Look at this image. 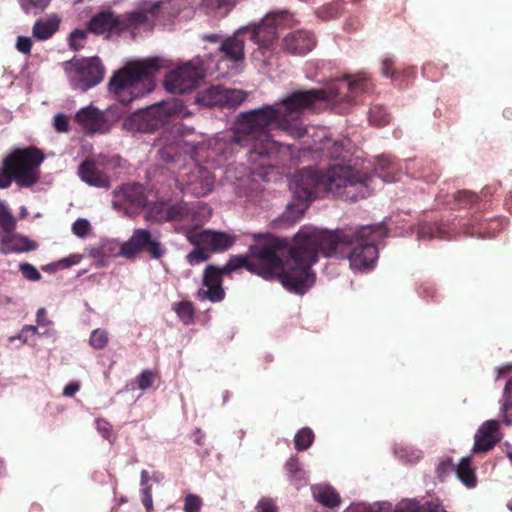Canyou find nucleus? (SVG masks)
I'll return each instance as SVG.
<instances>
[{
    "mask_svg": "<svg viewBox=\"0 0 512 512\" xmlns=\"http://www.w3.org/2000/svg\"><path fill=\"white\" fill-rule=\"evenodd\" d=\"M155 21L150 0H143L132 12L127 14L125 20H122V29H130L133 34L150 32L154 28Z\"/></svg>",
    "mask_w": 512,
    "mask_h": 512,
    "instance_id": "nucleus-16",
    "label": "nucleus"
},
{
    "mask_svg": "<svg viewBox=\"0 0 512 512\" xmlns=\"http://www.w3.org/2000/svg\"><path fill=\"white\" fill-rule=\"evenodd\" d=\"M51 0H20V4L26 13L38 14L43 11Z\"/></svg>",
    "mask_w": 512,
    "mask_h": 512,
    "instance_id": "nucleus-40",
    "label": "nucleus"
},
{
    "mask_svg": "<svg viewBox=\"0 0 512 512\" xmlns=\"http://www.w3.org/2000/svg\"><path fill=\"white\" fill-rule=\"evenodd\" d=\"M95 423L96 429L102 434L104 438L111 442L113 438L111 425L103 419H97Z\"/></svg>",
    "mask_w": 512,
    "mask_h": 512,
    "instance_id": "nucleus-52",
    "label": "nucleus"
},
{
    "mask_svg": "<svg viewBox=\"0 0 512 512\" xmlns=\"http://www.w3.org/2000/svg\"><path fill=\"white\" fill-rule=\"evenodd\" d=\"M295 238L291 244L285 239L267 237L249 249L248 256H233L220 271L230 273L245 267L248 271L265 279L278 277L282 283V276L293 263V249Z\"/></svg>",
    "mask_w": 512,
    "mask_h": 512,
    "instance_id": "nucleus-4",
    "label": "nucleus"
},
{
    "mask_svg": "<svg viewBox=\"0 0 512 512\" xmlns=\"http://www.w3.org/2000/svg\"><path fill=\"white\" fill-rule=\"evenodd\" d=\"M173 309L177 314L178 318L185 324L189 325L193 323L194 319V307L189 301H181L174 304Z\"/></svg>",
    "mask_w": 512,
    "mask_h": 512,
    "instance_id": "nucleus-34",
    "label": "nucleus"
},
{
    "mask_svg": "<svg viewBox=\"0 0 512 512\" xmlns=\"http://www.w3.org/2000/svg\"><path fill=\"white\" fill-rule=\"evenodd\" d=\"M257 512H279L273 499L261 498L256 505Z\"/></svg>",
    "mask_w": 512,
    "mask_h": 512,
    "instance_id": "nucleus-49",
    "label": "nucleus"
},
{
    "mask_svg": "<svg viewBox=\"0 0 512 512\" xmlns=\"http://www.w3.org/2000/svg\"><path fill=\"white\" fill-rule=\"evenodd\" d=\"M393 453L397 458L407 463H417L423 456L420 449L406 443L395 444Z\"/></svg>",
    "mask_w": 512,
    "mask_h": 512,
    "instance_id": "nucleus-30",
    "label": "nucleus"
},
{
    "mask_svg": "<svg viewBox=\"0 0 512 512\" xmlns=\"http://www.w3.org/2000/svg\"><path fill=\"white\" fill-rule=\"evenodd\" d=\"M15 226V218L7 211L4 202L0 201V227L4 233H10L15 229Z\"/></svg>",
    "mask_w": 512,
    "mask_h": 512,
    "instance_id": "nucleus-37",
    "label": "nucleus"
},
{
    "mask_svg": "<svg viewBox=\"0 0 512 512\" xmlns=\"http://www.w3.org/2000/svg\"><path fill=\"white\" fill-rule=\"evenodd\" d=\"M82 259L79 254H72L69 257L63 258L58 262V266L62 269L78 264Z\"/></svg>",
    "mask_w": 512,
    "mask_h": 512,
    "instance_id": "nucleus-57",
    "label": "nucleus"
},
{
    "mask_svg": "<svg viewBox=\"0 0 512 512\" xmlns=\"http://www.w3.org/2000/svg\"><path fill=\"white\" fill-rule=\"evenodd\" d=\"M285 468L291 480L294 481L297 488H299V486L303 484L302 482H305L306 478L305 472L301 469L298 459L294 457L290 458L286 462Z\"/></svg>",
    "mask_w": 512,
    "mask_h": 512,
    "instance_id": "nucleus-33",
    "label": "nucleus"
},
{
    "mask_svg": "<svg viewBox=\"0 0 512 512\" xmlns=\"http://www.w3.org/2000/svg\"><path fill=\"white\" fill-rule=\"evenodd\" d=\"M36 323L38 328H46L51 325V321L47 318V312L45 308H39L36 313Z\"/></svg>",
    "mask_w": 512,
    "mask_h": 512,
    "instance_id": "nucleus-56",
    "label": "nucleus"
},
{
    "mask_svg": "<svg viewBox=\"0 0 512 512\" xmlns=\"http://www.w3.org/2000/svg\"><path fill=\"white\" fill-rule=\"evenodd\" d=\"M190 114L180 99L172 98L133 112L123 120L122 126L130 132H151L171 118H183Z\"/></svg>",
    "mask_w": 512,
    "mask_h": 512,
    "instance_id": "nucleus-7",
    "label": "nucleus"
},
{
    "mask_svg": "<svg viewBox=\"0 0 512 512\" xmlns=\"http://www.w3.org/2000/svg\"><path fill=\"white\" fill-rule=\"evenodd\" d=\"M369 80L363 76L346 77L329 83L320 90L296 91L272 105L239 114L233 132L228 140L227 136L218 133L206 139L203 135L194 136L196 139H186L176 145H168L159 150L163 161H175L177 147L183 144L186 153H190L193 163L191 167L181 171L177 178V185L183 193L195 197H203L212 191L214 176L208 167H203L197 161L218 162V157L226 158L232 151L233 145H251L248 160L251 163L252 173L264 181H275L278 171L271 165V160L279 154H286L290 146L282 145L273 140L270 128L275 127L288 135L300 138L305 135L306 127L302 122V111L318 100L346 109L356 101V98L369 91Z\"/></svg>",
    "mask_w": 512,
    "mask_h": 512,
    "instance_id": "nucleus-1",
    "label": "nucleus"
},
{
    "mask_svg": "<svg viewBox=\"0 0 512 512\" xmlns=\"http://www.w3.org/2000/svg\"><path fill=\"white\" fill-rule=\"evenodd\" d=\"M19 270L23 277L29 281H38L41 279L39 271L30 263H21L19 265Z\"/></svg>",
    "mask_w": 512,
    "mask_h": 512,
    "instance_id": "nucleus-45",
    "label": "nucleus"
},
{
    "mask_svg": "<svg viewBox=\"0 0 512 512\" xmlns=\"http://www.w3.org/2000/svg\"><path fill=\"white\" fill-rule=\"evenodd\" d=\"M108 332L104 329H95L91 332L89 343L94 349H103L108 344Z\"/></svg>",
    "mask_w": 512,
    "mask_h": 512,
    "instance_id": "nucleus-39",
    "label": "nucleus"
},
{
    "mask_svg": "<svg viewBox=\"0 0 512 512\" xmlns=\"http://www.w3.org/2000/svg\"><path fill=\"white\" fill-rule=\"evenodd\" d=\"M383 224L367 225L357 229L326 231L304 226L295 235L293 263L282 276V285L289 291L306 292L315 282L311 267L318 260V253L325 257L348 259L355 272H368L378 259L377 243L387 236Z\"/></svg>",
    "mask_w": 512,
    "mask_h": 512,
    "instance_id": "nucleus-2",
    "label": "nucleus"
},
{
    "mask_svg": "<svg viewBox=\"0 0 512 512\" xmlns=\"http://www.w3.org/2000/svg\"><path fill=\"white\" fill-rule=\"evenodd\" d=\"M76 121L89 133H106L110 130V125L103 112L91 105L77 112Z\"/></svg>",
    "mask_w": 512,
    "mask_h": 512,
    "instance_id": "nucleus-22",
    "label": "nucleus"
},
{
    "mask_svg": "<svg viewBox=\"0 0 512 512\" xmlns=\"http://www.w3.org/2000/svg\"><path fill=\"white\" fill-rule=\"evenodd\" d=\"M122 25V20L116 14L111 11H102L91 18L88 30L94 34H103L120 31Z\"/></svg>",
    "mask_w": 512,
    "mask_h": 512,
    "instance_id": "nucleus-25",
    "label": "nucleus"
},
{
    "mask_svg": "<svg viewBox=\"0 0 512 512\" xmlns=\"http://www.w3.org/2000/svg\"><path fill=\"white\" fill-rule=\"evenodd\" d=\"M154 382V373L150 370H144L138 377V385L141 390H146Z\"/></svg>",
    "mask_w": 512,
    "mask_h": 512,
    "instance_id": "nucleus-51",
    "label": "nucleus"
},
{
    "mask_svg": "<svg viewBox=\"0 0 512 512\" xmlns=\"http://www.w3.org/2000/svg\"><path fill=\"white\" fill-rule=\"evenodd\" d=\"M374 172L384 182H393L398 179L397 164L386 155L377 157Z\"/></svg>",
    "mask_w": 512,
    "mask_h": 512,
    "instance_id": "nucleus-29",
    "label": "nucleus"
},
{
    "mask_svg": "<svg viewBox=\"0 0 512 512\" xmlns=\"http://www.w3.org/2000/svg\"><path fill=\"white\" fill-rule=\"evenodd\" d=\"M43 329H44L43 331H40L38 329L37 335H39V336H46V337L54 335V331L49 329V327H46V328H43Z\"/></svg>",
    "mask_w": 512,
    "mask_h": 512,
    "instance_id": "nucleus-64",
    "label": "nucleus"
},
{
    "mask_svg": "<svg viewBox=\"0 0 512 512\" xmlns=\"http://www.w3.org/2000/svg\"><path fill=\"white\" fill-rule=\"evenodd\" d=\"M329 140L323 144V149H327V155L331 158H339L342 156V150L344 148V141H335L331 148L327 147Z\"/></svg>",
    "mask_w": 512,
    "mask_h": 512,
    "instance_id": "nucleus-53",
    "label": "nucleus"
},
{
    "mask_svg": "<svg viewBox=\"0 0 512 512\" xmlns=\"http://www.w3.org/2000/svg\"><path fill=\"white\" fill-rule=\"evenodd\" d=\"M70 85L81 91H86L98 85L104 75V68L98 57L74 58L62 63Z\"/></svg>",
    "mask_w": 512,
    "mask_h": 512,
    "instance_id": "nucleus-11",
    "label": "nucleus"
},
{
    "mask_svg": "<svg viewBox=\"0 0 512 512\" xmlns=\"http://www.w3.org/2000/svg\"><path fill=\"white\" fill-rule=\"evenodd\" d=\"M245 98L246 93L242 90L215 85L199 92L196 101L208 107L219 106L233 108L240 105Z\"/></svg>",
    "mask_w": 512,
    "mask_h": 512,
    "instance_id": "nucleus-14",
    "label": "nucleus"
},
{
    "mask_svg": "<svg viewBox=\"0 0 512 512\" xmlns=\"http://www.w3.org/2000/svg\"><path fill=\"white\" fill-rule=\"evenodd\" d=\"M53 124L58 132H67L69 130V119L64 114H57L54 117Z\"/></svg>",
    "mask_w": 512,
    "mask_h": 512,
    "instance_id": "nucleus-54",
    "label": "nucleus"
},
{
    "mask_svg": "<svg viewBox=\"0 0 512 512\" xmlns=\"http://www.w3.org/2000/svg\"><path fill=\"white\" fill-rule=\"evenodd\" d=\"M142 249H147L152 258H160L165 252L148 230L136 229L130 239L122 243V256L132 258Z\"/></svg>",
    "mask_w": 512,
    "mask_h": 512,
    "instance_id": "nucleus-15",
    "label": "nucleus"
},
{
    "mask_svg": "<svg viewBox=\"0 0 512 512\" xmlns=\"http://www.w3.org/2000/svg\"><path fill=\"white\" fill-rule=\"evenodd\" d=\"M289 187L293 202L287 206L283 217L294 223L302 217L309 203L323 192L320 174L314 169H302L292 176Z\"/></svg>",
    "mask_w": 512,
    "mask_h": 512,
    "instance_id": "nucleus-8",
    "label": "nucleus"
},
{
    "mask_svg": "<svg viewBox=\"0 0 512 512\" xmlns=\"http://www.w3.org/2000/svg\"><path fill=\"white\" fill-rule=\"evenodd\" d=\"M151 477L149 476V473L147 470H142L141 471V480H140V484L141 486H145L149 483Z\"/></svg>",
    "mask_w": 512,
    "mask_h": 512,
    "instance_id": "nucleus-63",
    "label": "nucleus"
},
{
    "mask_svg": "<svg viewBox=\"0 0 512 512\" xmlns=\"http://www.w3.org/2000/svg\"><path fill=\"white\" fill-rule=\"evenodd\" d=\"M32 46L30 37L19 36L16 41V48L23 54H29Z\"/></svg>",
    "mask_w": 512,
    "mask_h": 512,
    "instance_id": "nucleus-55",
    "label": "nucleus"
},
{
    "mask_svg": "<svg viewBox=\"0 0 512 512\" xmlns=\"http://www.w3.org/2000/svg\"><path fill=\"white\" fill-rule=\"evenodd\" d=\"M512 408V378H510L503 391V397L501 402V411L506 412Z\"/></svg>",
    "mask_w": 512,
    "mask_h": 512,
    "instance_id": "nucleus-46",
    "label": "nucleus"
},
{
    "mask_svg": "<svg viewBox=\"0 0 512 512\" xmlns=\"http://www.w3.org/2000/svg\"><path fill=\"white\" fill-rule=\"evenodd\" d=\"M103 161L100 159H87L79 167L78 174L83 182L98 188H108L110 177L102 168Z\"/></svg>",
    "mask_w": 512,
    "mask_h": 512,
    "instance_id": "nucleus-21",
    "label": "nucleus"
},
{
    "mask_svg": "<svg viewBox=\"0 0 512 512\" xmlns=\"http://www.w3.org/2000/svg\"><path fill=\"white\" fill-rule=\"evenodd\" d=\"M203 39L205 41H208V42H211V43H218V42L220 43L221 42L220 36L217 35V34L204 35Z\"/></svg>",
    "mask_w": 512,
    "mask_h": 512,
    "instance_id": "nucleus-62",
    "label": "nucleus"
},
{
    "mask_svg": "<svg viewBox=\"0 0 512 512\" xmlns=\"http://www.w3.org/2000/svg\"><path fill=\"white\" fill-rule=\"evenodd\" d=\"M369 122L376 126H383L389 122V115L385 108L375 106L369 111Z\"/></svg>",
    "mask_w": 512,
    "mask_h": 512,
    "instance_id": "nucleus-38",
    "label": "nucleus"
},
{
    "mask_svg": "<svg viewBox=\"0 0 512 512\" xmlns=\"http://www.w3.org/2000/svg\"><path fill=\"white\" fill-rule=\"evenodd\" d=\"M338 8H339L338 3L328 4V5L321 7L318 10L317 15L320 18L327 20V19L335 17L338 14Z\"/></svg>",
    "mask_w": 512,
    "mask_h": 512,
    "instance_id": "nucleus-50",
    "label": "nucleus"
},
{
    "mask_svg": "<svg viewBox=\"0 0 512 512\" xmlns=\"http://www.w3.org/2000/svg\"><path fill=\"white\" fill-rule=\"evenodd\" d=\"M314 440V433L310 428H302L295 435V447L297 450H306L310 447Z\"/></svg>",
    "mask_w": 512,
    "mask_h": 512,
    "instance_id": "nucleus-35",
    "label": "nucleus"
},
{
    "mask_svg": "<svg viewBox=\"0 0 512 512\" xmlns=\"http://www.w3.org/2000/svg\"><path fill=\"white\" fill-rule=\"evenodd\" d=\"M79 389L80 386L78 383L71 382L64 387L63 395L66 397H71L74 394H76L79 391Z\"/></svg>",
    "mask_w": 512,
    "mask_h": 512,
    "instance_id": "nucleus-58",
    "label": "nucleus"
},
{
    "mask_svg": "<svg viewBox=\"0 0 512 512\" xmlns=\"http://www.w3.org/2000/svg\"><path fill=\"white\" fill-rule=\"evenodd\" d=\"M501 437L499 422L487 420L479 427L475 434L472 451L474 453L489 451L501 440Z\"/></svg>",
    "mask_w": 512,
    "mask_h": 512,
    "instance_id": "nucleus-23",
    "label": "nucleus"
},
{
    "mask_svg": "<svg viewBox=\"0 0 512 512\" xmlns=\"http://www.w3.org/2000/svg\"><path fill=\"white\" fill-rule=\"evenodd\" d=\"M87 32L85 30L76 29L69 37L70 46L74 49H79L83 46L86 39Z\"/></svg>",
    "mask_w": 512,
    "mask_h": 512,
    "instance_id": "nucleus-47",
    "label": "nucleus"
},
{
    "mask_svg": "<svg viewBox=\"0 0 512 512\" xmlns=\"http://www.w3.org/2000/svg\"><path fill=\"white\" fill-rule=\"evenodd\" d=\"M281 48L292 55H305L315 46L314 35L305 29H297L287 32L281 38Z\"/></svg>",
    "mask_w": 512,
    "mask_h": 512,
    "instance_id": "nucleus-19",
    "label": "nucleus"
},
{
    "mask_svg": "<svg viewBox=\"0 0 512 512\" xmlns=\"http://www.w3.org/2000/svg\"><path fill=\"white\" fill-rule=\"evenodd\" d=\"M209 250L202 246H195V249L187 255V261L190 265H197L209 258Z\"/></svg>",
    "mask_w": 512,
    "mask_h": 512,
    "instance_id": "nucleus-41",
    "label": "nucleus"
},
{
    "mask_svg": "<svg viewBox=\"0 0 512 512\" xmlns=\"http://www.w3.org/2000/svg\"><path fill=\"white\" fill-rule=\"evenodd\" d=\"M187 238L192 245L202 246L213 252L225 251L229 249L235 241L234 237L226 232L212 230L189 232Z\"/></svg>",
    "mask_w": 512,
    "mask_h": 512,
    "instance_id": "nucleus-18",
    "label": "nucleus"
},
{
    "mask_svg": "<svg viewBox=\"0 0 512 512\" xmlns=\"http://www.w3.org/2000/svg\"><path fill=\"white\" fill-rule=\"evenodd\" d=\"M35 241L18 233H3L0 236V251L3 254L23 253L37 249Z\"/></svg>",
    "mask_w": 512,
    "mask_h": 512,
    "instance_id": "nucleus-24",
    "label": "nucleus"
},
{
    "mask_svg": "<svg viewBox=\"0 0 512 512\" xmlns=\"http://www.w3.org/2000/svg\"><path fill=\"white\" fill-rule=\"evenodd\" d=\"M202 500L195 494H188L184 499V512H200Z\"/></svg>",
    "mask_w": 512,
    "mask_h": 512,
    "instance_id": "nucleus-44",
    "label": "nucleus"
},
{
    "mask_svg": "<svg viewBox=\"0 0 512 512\" xmlns=\"http://www.w3.org/2000/svg\"><path fill=\"white\" fill-rule=\"evenodd\" d=\"M322 191L349 200L364 198L370 194L371 176L350 165L334 164L325 174H320Z\"/></svg>",
    "mask_w": 512,
    "mask_h": 512,
    "instance_id": "nucleus-6",
    "label": "nucleus"
},
{
    "mask_svg": "<svg viewBox=\"0 0 512 512\" xmlns=\"http://www.w3.org/2000/svg\"><path fill=\"white\" fill-rule=\"evenodd\" d=\"M222 275L219 268L208 265L204 271L202 286L198 290V298L211 302L223 300L225 292L222 287Z\"/></svg>",
    "mask_w": 512,
    "mask_h": 512,
    "instance_id": "nucleus-20",
    "label": "nucleus"
},
{
    "mask_svg": "<svg viewBox=\"0 0 512 512\" xmlns=\"http://www.w3.org/2000/svg\"><path fill=\"white\" fill-rule=\"evenodd\" d=\"M144 188L140 184H127L114 191L112 206L114 209L130 213L131 209L145 206Z\"/></svg>",
    "mask_w": 512,
    "mask_h": 512,
    "instance_id": "nucleus-17",
    "label": "nucleus"
},
{
    "mask_svg": "<svg viewBox=\"0 0 512 512\" xmlns=\"http://www.w3.org/2000/svg\"><path fill=\"white\" fill-rule=\"evenodd\" d=\"M43 159V154L37 149L15 150L4 161L5 171L0 173V188H7L11 184V176L21 186L34 184L38 180V168Z\"/></svg>",
    "mask_w": 512,
    "mask_h": 512,
    "instance_id": "nucleus-9",
    "label": "nucleus"
},
{
    "mask_svg": "<svg viewBox=\"0 0 512 512\" xmlns=\"http://www.w3.org/2000/svg\"><path fill=\"white\" fill-rule=\"evenodd\" d=\"M142 502L147 512H151L153 510V500L152 495H148L146 497H142Z\"/></svg>",
    "mask_w": 512,
    "mask_h": 512,
    "instance_id": "nucleus-61",
    "label": "nucleus"
},
{
    "mask_svg": "<svg viewBox=\"0 0 512 512\" xmlns=\"http://www.w3.org/2000/svg\"><path fill=\"white\" fill-rule=\"evenodd\" d=\"M297 23L295 17L288 11L271 12L260 22L238 28L232 36L221 40L218 49L223 53L224 60L234 64L242 63L244 60L242 36L247 35L257 46V50L252 54L253 58L266 63L267 58L276 48L278 32L292 29Z\"/></svg>",
    "mask_w": 512,
    "mask_h": 512,
    "instance_id": "nucleus-3",
    "label": "nucleus"
},
{
    "mask_svg": "<svg viewBox=\"0 0 512 512\" xmlns=\"http://www.w3.org/2000/svg\"><path fill=\"white\" fill-rule=\"evenodd\" d=\"M91 230L90 222L84 218H78L72 224V232L79 238H85Z\"/></svg>",
    "mask_w": 512,
    "mask_h": 512,
    "instance_id": "nucleus-43",
    "label": "nucleus"
},
{
    "mask_svg": "<svg viewBox=\"0 0 512 512\" xmlns=\"http://www.w3.org/2000/svg\"><path fill=\"white\" fill-rule=\"evenodd\" d=\"M392 506L388 502L375 503H352L343 512H391ZM394 512H447L438 501H430L422 506L414 500L401 502Z\"/></svg>",
    "mask_w": 512,
    "mask_h": 512,
    "instance_id": "nucleus-13",
    "label": "nucleus"
},
{
    "mask_svg": "<svg viewBox=\"0 0 512 512\" xmlns=\"http://www.w3.org/2000/svg\"><path fill=\"white\" fill-rule=\"evenodd\" d=\"M394 60L390 55H383L381 59V72L387 78H393L395 73L393 70Z\"/></svg>",
    "mask_w": 512,
    "mask_h": 512,
    "instance_id": "nucleus-48",
    "label": "nucleus"
},
{
    "mask_svg": "<svg viewBox=\"0 0 512 512\" xmlns=\"http://www.w3.org/2000/svg\"><path fill=\"white\" fill-rule=\"evenodd\" d=\"M214 68L200 56L170 70L164 77L163 86L170 93H185L195 89L208 72Z\"/></svg>",
    "mask_w": 512,
    "mask_h": 512,
    "instance_id": "nucleus-10",
    "label": "nucleus"
},
{
    "mask_svg": "<svg viewBox=\"0 0 512 512\" xmlns=\"http://www.w3.org/2000/svg\"><path fill=\"white\" fill-rule=\"evenodd\" d=\"M58 24L59 20L55 16L47 21H37L33 27V35L39 40H46L57 30Z\"/></svg>",
    "mask_w": 512,
    "mask_h": 512,
    "instance_id": "nucleus-32",
    "label": "nucleus"
},
{
    "mask_svg": "<svg viewBox=\"0 0 512 512\" xmlns=\"http://www.w3.org/2000/svg\"><path fill=\"white\" fill-rule=\"evenodd\" d=\"M156 20H166L177 17L187 8V0H150Z\"/></svg>",
    "mask_w": 512,
    "mask_h": 512,
    "instance_id": "nucleus-26",
    "label": "nucleus"
},
{
    "mask_svg": "<svg viewBox=\"0 0 512 512\" xmlns=\"http://www.w3.org/2000/svg\"><path fill=\"white\" fill-rule=\"evenodd\" d=\"M100 250L104 256H122V244L115 239H103Z\"/></svg>",
    "mask_w": 512,
    "mask_h": 512,
    "instance_id": "nucleus-36",
    "label": "nucleus"
},
{
    "mask_svg": "<svg viewBox=\"0 0 512 512\" xmlns=\"http://www.w3.org/2000/svg\"><path fill=\"white\" fill-rule=\"evenodd\" d=\"M311 492L314 500L324 507L333 509L341 504L340 495L330 484H314L311 486Z\"/></svg>",
    "mask_w": 512,
    "mask_h": 512,
    "instance_id": "nucleus-27",
    "label": "nucleus"
},
{
    "mask_svg": "<svg viewBox=\"0 0 512 512\" xmlns=\"http://www.w3.org/2000/svg\"><path fill=\"white\" fill-rule=\"evenodd\" d=\"M210 215V208L202 202H180L167 207L159 219L181 222L184 227L190 229L206 221Z\"/></svg>",
    "mask_w": 512,
    "mask_h": 512,
    "instance_id": "nucleus-12",
    "label": "nucleus"
},
{
    "mask_svg": "<svg viewBox=\"0 0 512 512\" xmlns=\"http://www.w3.org/2000/svg\"><path fill=\"white\" fill-rule=\"evenodd\" d=\"M38 326L36 325H25L17 336L9 337L8 341L12 343L14 340L19 339L22 343H28L31 336L37 335Z\"/></svg>",
    "mask_w": 512,
    "mask_h": 512,
    "instance_id": "nucleus-42",
    "label": "nucleus"
},
{
    "mask_svg": "<svg viewBox=\"0 0 512 512\" xmlns=\"http://www.w3.org/2000/svg\"><path fill=\"white\" fill-rule=\"evenodd\" d=\"M455 472L458 479L468 488L476 486V476L471 468V458L464 457L460 463L455 467Z\"/></svg>",
    "mask_w": 512,
    "mask_h": 512,
    "instance_id": "nucleus-31",
    "label": "nucleus"
},
{
    "mask_svg": "<svg viewBox=\"0 0 512 512\" xmlns=\"http://www.w3.org/2000/svg\"><path fill=\"white\" fill-rule=\"evenodd\" d=\"M170 61L162 57H148L127 61L111 77L109 91L115 98L128 104L143 97L155 87L154 75L161 69L168 68Z\"/></svg>",
    "mask_w": 512,
    "mask_h": 512,
    "instance_id": "nucleus-5",
    "label": "nucleus"
},
{
    "mask_svg": "<svg viewBox=\"0 0 512 512\" xmlns=\"http://www.w3.org/2000/svg\"><path fill=\"white\" fill-rule=\"evenodd\" d=\"M236 2L237 0H202L199 9L211 18L220 19L230 13Z\"/></svg>",
    "mask_w": 512,
    "mask_h": 512,
    "instance_id": "nucleus-28",
    "label": "nucleus"
},
{
    "mask_svg": "<svg viewBox=\"0 0 512 512\" xmlns=\"http://www.w3.org/2000/svg\"><path fill=\"white\" fill-rule=\"evenodd\" d=\"M475 198L473 193L467 191H461L457 194V200L463 203H472Z\"/></svg>",
    "mask_w": 512,
    "mask_h": 512,
    "instance_id": "nucleus-59",
    "label": "nucleus"
},
{
    "mask_svg": "<svg viewBox=\"0 0 512 512\" xmlns=\"http://www.w3.org/2000/svg\"><path fill=\"white\" fill-rule=\"evenodd\" d=\"M497 378L503 377L506 374L512 373V363H507L496 368Z\"/></svg>",
    "mask_w": 512,
    "mask_h": 512,
    "instance_id": "nucleus-60",
    "label": "nucleus"
}]
</instances>
